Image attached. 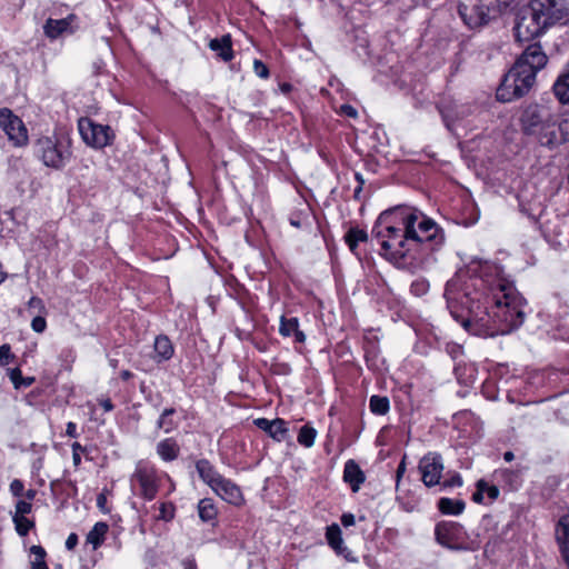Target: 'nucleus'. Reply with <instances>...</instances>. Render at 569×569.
Here are the masks:
<instances>
[{
	"label": "nucleus",
	"instance_id": "obj_1",
	"mask_svg": "<svg viewBox=\"0 0 569 569\" xmlns=\"http://www.w3.org/2000/svg\"><path fill=\"white\" fill-rule=\"evenodd\" d=\"M371 233L380 240L381 256L403 268L422 267L445 242L443 230L431 218L407 206L382 211Z\"/></svg>",
	"mask_w": 569,
	"mask_h": 569
},
{
	"label": "nucleus",
	"instance_id": "obj_2",
	"mask_svg": "<svg viewBox=\"0 0 569 569\" xmlns=\"http://www.w3.org/2000/svg\"><path fill=\"white\" fill-rule=\"evenodd\" d=\"M445 298L455 320H483L478 311L483 307L486 315L498 320L523 319V298L512 282L496 279L491 282L477 274V269H459L448 280Z\"/></svg>",
	"mask_w": 569,
	"mask_h": 569
},
{
	"label": "nucleus",
	"instance_id": "obj_3",
	"mask_svg": "<svg viewBox=\"0 0 569 569\" xmlns=\"http://www.w3.org/2000/svg\"><path fill=\"white\" fill-rule=\"evenodd\" d=\"M547 62L548 57L540 42L528 44L505 74L496 92L497 100L511 102L526 96L536 83L537 73Z\"/></svg>",
	"mask_w": 569,
	"mask_h": 569
},
{
	"label": "nucleus",
	"instance_id": "obj_4",
	"mask_svg": "<svg viewBox=\"0 0 569 569\" xmlns=\"http://www.w3.org/2000/svg\"><path fill=\"white\" fill-rule=\"evenodd\" d=\"M507 0H460L458 13L470 30H480L497 19Z\"/></svg>",
	"mask_w": 569,
	"mask_h": 569
},
{
	"label": "nucleus",
	"instance_id": "obj_5",
	"mask_svg": "<svg viewBox=\"0 0 569 569\" xmlns=\"http://www.w3.org/2000/svg\"><path fill=\"white\" fill-rule=\"evenodd\" d=\"M551 27L547 19L538 12V9L529 2V6L521 9L517 14L513 27L515 39L519 43L529 42L542 36Z\"/></svg>",
	"mask_w": 569,
	"mask_h": 569
},
{
	"label": "nucleus",
	"instance_id": "obj_6",
	"mask_svg": "<svg viewBox=\"0 0 569 569\" xmlns=\"http://www.w3.org/2000/svg\"><path fill=\"white\" fill-rule=\"evenodd\" d=\"M34 153L44 166L62 169L71 158L70 142L52 137H41L34 143Z\"/></svg>",
	"mask_w": 569,
	"mask_h": 569
},
{
	"label": "nucleus",
	"instance_id": "obj_7",
	"mask_svg": "<svg viewBox=\"0 0 569 569\" xmlns=\"http://www.w3.org/2000/svg\"><path fill=\"white\" fill-rule=\"evenodd\" d=\"M79 133L83 142L94 149L110 146L114 140V132L108 124H100L88 117L78 121Z\"/></svg>",
	"mask_w": 569,
	"mask_h": 569
},
{
	"label": "nucleus",
	"instance_id": "obj_8",
	"mask_svg": "<svg viewBox=\"0 0 569 569\" xmlns=\"http://www.w3.org/2000/svg\"><path fill=\"white\" fill-rule=\"evenodd\" d=\"M467 538L465 527L456 521H439L435 526V540L437 543L453 551L467 549L461 541Z\"/></svg>",
	"mask_w": 569,
	"mask_h": 569
},
{
	"label": "nucleus",
	"instance_id": "obj_9",
	"mask_svg": "<svg viewBox=\"0 0 569 569\" xmlns=\"http://www.w3.org/2000/svg\"><path fill=\"white\" fill-rule=\"evenodd\" d=\"M549 121L545 108L537 103L526 104L519 116V123L523 134L538 137Z\"/></svg>",
	"mask_w": 569,
	"mask_h": 569
},
{
	"label": "nucleus",
	"instance_id": "obj_10",
	"mask_svg": "<svg viewBox=\"0 0 569 569\" xmlns=\"http://www.w3.org/2000/svg\"><path fill=\"white\" fill-rule=\"evenodd\" d=\"M523 322H460L471 336L488 339L517 331Z\"/></svg>",
	"mask_w": 569,
	"mask_h": 569
},
{
	"label": "nucleus",
	"instance_id": "obj_11",
	"mask_svg": "<svg viewBox=\"0 0 569 569\" xmlns=\"http://www.w3.org/2000/svg\"><path fill=\"white\" fill-rule=\"evenodd\" d=\"M132 478L139 483L140 496L148 501L153 500L159 491V477L154 466L139 462Z\"/></svg>",
	"mask_w": 569,
	"mask_h": 569
},
{
	"label": "nucleus",
	"instance_id": "obj_12",
	"mask_svg": "<svg viewBox=\"0 0 569 569\" xmlns=\"http://www.w3.org/2000/svg\"><path fill=\"white\" fill-rule=\"evenodd\" d=\"M0 128L14 147H23L28 142V130L23 121L8 108L0 109Z\"/></svg>",
	"mask_w": 569,
	"mask_h": 569
},
{
	"label": "nucleus",
	"instance_id": "obj_13",
	"mask_svg": "<svg viewBox=\"0 0 569 569\" xmlns=\"http://www.w3.org/2000/svg\"><path fill=\"white\" fill-rule=\"evenodd\" d=\"M443 469L442 456L435 451L427 452L418 463L421 481L427 488H432L440 483Z\"/></svg>",
	"mask_w": 569,
	"mask_h": 569
},
{
	"label": "nucleus",
	"instance_id": "obj_14",
	"mask_svg": "<svg viewBox=\"0 0 569 569\" xmlns=\"http://www.w3.org/2000/svg\"><path fill=\"white\" fill-rule=\"evenodd\" d=\"M531 3L547 19L550 26H553L569 14V0H531Z\"/></svg>",
	"mask_w": 569,
	"mask_h": 569
},
{
	"label": "nucleus",
	"instance_id": "obj_15",
	"mask_svg": "<svg viewBox=\"0 0 569 569\" xmlns=\"http://www.w3.org/2000/svg\"><path fill=\"white\" fill-rule=\"evenodd\" d=\"M541 146L555 148L568 140V122L563 120L560 123L548 121L543 130L537 137Z\"/></svg>",
	"mask_w": 569,
	"mask_h": 569
},
{
	"label": "nucleus",
	"instance_id": "obj_16",
	"mask_svg": "<svg viewBox=\"0 0 569 569\" xmlns=\"http://www.w3.org/2000/svg\"><path fill=\"white\" fill-rule=\"evenodd\" d=\"M325 537L328 546L335 551L337 556L343 557L349 562L357 561V557H355L351 550L345 546L342 531L338 523L333 522L327 526Z\"/></svg>",
	"mask_w": 569,
	"mask_h": 569
},
{
	"label": "nucleus",
	"instance_id": "obj_17",
	"mask_svg": "<svg viewBox=\"0 0 569 569\" xmlns=\"http://www.w3.org/2000/svg\"><path fill=\"white\" fill-rule=\"evenodd\" d=\"M77 20L78 18L73 13L63 19L49 18L43 24V32L51 40L58 39L63 33L72 34L78 29L77 26H73V22Z\"/></svg>",
	"mask_w": 569,
	"mask_h": 569
},
{
	"label": "nucleus",
	"instance_id": "obj_18",
	"mask_svg": "<svg viewBox=\"0 0 569 569\" xmlns=\"http://www.w3.org/2000/svg\"><path fill=\"white\" fill-rule=\"evenodd\" d=\"M253 425L278 442L286 440L289 432L287 421L282 418H276L272 420L267 418H257L253 420Z\"/></svg>",
	"mask_w": 569,
	"mask_h": 569
},
{
	"label": "nucleus",
	"instance_id": "obj_19",
	"mask_svg": "<svg viewBox=\"0 0 569 569\" xmlns=\"http://www.w3.org/2000/svg\"><path fill=\"white\" fill-rule=\"evenodd\" d=\"M212 489L221 499L233 506H240L243 503V495L240 487L230 479L224 477L221 478Z\"/></svg>",
	"mask_w": 569,
	"mask_h": 569
},
{
	"label": "nucleus",
	"instance_id": "obj_20",
	"mask_svg": "<svg viewBox=\"0 0 569 569\" xmlns=\"http://www.w3.org/2000/svg\"><path fill=\"white\" fill-rule=\"evenodd\" d=\"M367 477L359 463L349 459L345 462L342 480L347 483L353 493H357L365 483Z\"/></svg>",
	"mask_w": 569,
	"mask_h": 569
},
{
	"label": "nucleus",
	"instance_id": "obj_21",
	"mask_svg": "<svg viewBox=\"0 0 569 569\" xmlns=\"http://www.w3.org/2000/svg\"><path fill=\"white\" fill-rule=\"evenodd\" d=\"M556 541L562 561L569 568V512L563 513L556 525Z\"/></svg>",
	"mask_w": 569,
	"mask_h": 569
},
{
	"label": "nucleus",
	"instance_id": "obj_22",
	"mask_svg": "<svg viewBox=\"0 0 569 569\" xmlns=\"http://www.w3.org/2000/svg\"><path fill=\"white\" fill-rule=\"evenodd\" d=\"M416 333V337L430 348H438L440 336L431 322H408Z\"/></svg>",
	"mask_w": 569,
	"mask_h": 569
},
{
	"label": "nucleus",
	"instance_id": "obj_23",
	"mask_svg": "<svg viewBox=\"0 0 569 569\" xmlns=\"http://www.w3.org/2000/svg\"><path fill=\"white\" fill-rule=\"evenodd\" d=\"M194 467L201 481L211 489H216L213 486L220 481L223 476L218 472L211 461L206 458H201L196 461Z\"/></svg>",
	"mask_w": 569,
	"mask_h": 569
},
{
	"label": "nucleus",
	"instance_id": "obj_24",
	"mask_svg": "<svg viewBox=\"0 0 569 569\" xmlns=\"http://www.w3.org/2000/svg\"><path fill=\"white\" fill-rule=\"evenodd\" d=\"M477 367L475 363L457 361L453 367V373L458 383L462 386H470L476 380Z\"/></svg>",
	"mask_w": 569,
	"mask_h": 569
},
{
	"label": "nucleus",
	"instance_id": "obj_25",
	"mask_svg": "<svg viewBox=\"0 0 569 569\" xmlns=\"http://www.w3.org/2000/svg\"><path fill=\"white\" fill-rule=\"evenodd\" d=\"M153 350V359L157 363L170 360L174 353V348L171 340L164 335H159L156 337Z\"/></svg>",
	"mask_w": 569,
	"mask_h": 569
},
{
	"label": "nucleus",
	"instance_id": "obj_26",
	"mask_svg": "<svg viewBox=\"0 0 569 569\" xmlns=\"http://www.w3.org/2000/svg\"><path fill=\"white\" fill-rule=\"evenodd\" d=\"M209 48L217 52V56L224 62L233 59L232 41L230 34H224L221 38L211 39Z\"/></svg>",
	"mask_w": 569,
	"mask_h": 569
},
{
	"label": "nucleus",
	"instance_id": "obj_27",
	"mask_svg": "<svg viewBox=\"0 0 569 569\" xmlns=\"http://www.w3.org/2000/svg\"><path fill=\"white\" fill-rule=\"evenodd\" d=\"M437 508L441 515L459 516L465 511L466 502L462 499L441 497L437 501Z\"/></svg>",
	"mask_w": 569,
	"mask_h": 569
},
{
	"label": "nucleus",
	"instance_id": "obj_28",
	"mask_svg": "<svg viewBox=\"0 0 569 569\" xmlns=\"http://www.w3.org/2000/svg\"><path fill=\"white\" fill-rule=\"evenodd\" d=\"M157 453L163 461L176 460L180 453V447L174 438H166L158 442Z\"/></svg>",
	"mask_w": 569,
	"mask_h": 569
},
{
	"label": "nucleus",
	"instance_id": "obj_29",
	"mask_svg": "<svg viewBox=\"0 0 569 569\" xmlns=\"http://www.w3.org/2000/svg\"><path fill=\"white\" fill-rule=\"evenodd\" d=\"M198 516L202 522L217 525L218 509L213 499L203 498L198 502Z\"/></svg>",
	"mask_w": 569,
	"mask_h": 569
},
{
	"label": "nucleus",
	"instance_id": "obj_30",
	"mask_svg": "<svg viewBox=\"0 0 569 569\" xmlns=\"http://www.w3.org/2000/svg\"><path fill=\"white\" fill-rule=\"evenodd\" d=\"M108 531L109 525L107 522H96L91 530L88 532L86 542L91 545L93 550H97L104 543Z\"/></svg>",
	"mask_w": 569,
	"mask_h": 569
},
{
	"label": "nucleus",
	"instance_id": "obj_31",
	"mask_svg": "<svg viewBox=\"0 0 569 569\" xmlns=\"http://www.w3.org/2000/svg\"><path fill=\"white\" fill-rule=\"evenodd\" d=\"M552 92L561 104L569 103V69H565L552 86Z\"/></svg>",
	"mask_w": 569,
	"mask_h": 569
},
{
	"label": "nucleus",
	"instance_id": "obj_32",
	"mask_svg": "<svg viewBox=\"0 0 569 569\" xmlns=\"http://www.w3.org/2000/svg\"><path fill=\"white\" fill-rule=\"evenodd\" d=\"M176 413L177 410L173 407L166 408L157 420V428L162 429L166 433L176 430L179 427V420L173 418Z\"/></svg>",
	"mask_w": 569,
	"mask_h": 569
},
{
	"label": "nucleus",
	"instance_id": "obj_33",
	"mask_svg": "<svg viewBox=\"0 0 569 569\" xmlns=\"http://www.w3.org/2000/svg\"><path fill=\"white\" fill-rule=\"evenodd\" d=\"M345 241L348 244L350 251L356 253L359 242H366L368 240V233L366 230L358 227H351L345 234Z\"/></svg>",
	"mask_w": 569,
	"mask_h": 569
},
{
	"label": "nucleus",
	"instance_id": "obj_34",
	"mask_svg": "<svg viewBox=\"0 0 569 569\" xmlns=\"http://www.w3.org/2000/svg\"><path fill=\"white\" fill-rule=\"evenodd\" d=\"M369 410L376 416H385L390 410V400L387 396L373 395L369 399Z\"/></svg>",
	"mask_w": 569,
	"mask_h": 569
},
{
	"label": "nucleus",
	"instance_id": "obj_35",
	"mask_svg": "<svg viewBox=\"0 0 569 569\" xmlns=\"http://www.w3.org/2000/svg\"><path fill=\"white\" fill-rule=\"evenodd\" d=\"M8 377L14 389L28 388L36 381L34 377H24L19 367L8 369Z\"/></svg>",
	"mask_w": 569,
	"mask_h": 569
},
{
	"label": "nucleus",
	"instance_id": "obj_36",
	"mask_svg": "<svg viewBox=\"0 0 569 569\" xmlns=\"http://www.w3.org/2000/svg\"><path fill=\"white\" fill-rule=\"evenodd\" d=\"M317 437V430L310 425H303L298 432V443L305 448H310L313 446Z\"/></svg>",
	"mask_w": 569,
	"mask_h": 569
},
{
	"label": "nucleus",
	"instance_id": "obj_37",
	"mask_svg": "<svg viewBox=\"0 0 569 569\" xmlns=\"http://www.w3.org/2000/svg\"><path fill=\"white\" fill-rule=\"evenodd\" d=\"M510 527L511 522L506 525L505 529L500 535L493 533L492 536L489 537L488 541L483 547V553L486 557H490L496 553L497 548H499V546L505 541V538L502 536Z\"/></svg>",
	"mask_w": 569,
	"mask_h": 569
},
{
	"label": "nucleus",
	"instance_id": "obj_38",
	"mask_svg": "<svg viewBox=\"0 0 569 569\" xmlns=\"http://www.w3.org/2000/svg\"><path fill=\"white\" fill-rule=\"evenodd\" d=\"M14 529L20 537H27L29 532L34 528V520L27 518L26 516H12Z\"/></svg>",
	"mask_w": 569,
	"mask_h": 569
},
{
	"label": "nucleus",
	"instance_id": "obj_39",
	"mask_svg": "<svg viewBox=\"0 0 569 569\" xmlns=\"http://www.w3.org/2000/svg\"><path fill=\"white\" fill-rule=\"evenodd\" d=\"M30 553L34 556V559L31 561V569H49L46 562L47 551L42 546H32Z\"/></svg>",
	"mask_w": 569,
	"mask_h": 569
},
{
	"label": "nucleus",
	"instance_id": "obj_40",
	"mask_svg": "<svg viewBox=\"0 0 569 569\" xmlns=\"http://www.w3.org/2000/svg\"><path fill=\"white\" fill-rule=\"evenodd\" d=\"M28 311L31 320H46L44 319V305L42 299L38 297L30 298L28 302Z\"/></svg>",
	"mask_w": 569,
	"mask_h": 569
},
{
	"label": "nucleus",
	"instance_id": "obj_41",
	"mask_svg": "<svg viewBox=\"0 0 569 569\" xmlns=\"http://www.w3.org/2000/svg\"><path fill=\"white\" fill-rule=\"evenodd\" d=\"M481 392L488 400H497L498 387L496 380L490 377L486 379L481 386Z\"/></svg>",
	"mask_w": 569,
	"mask_h": 569
},
{
	"label": "nucleus",
	"instance_id": "obj_42",
	"mask_svg": "<svg viewBox=\"0 0 569 569\" xmlns=\"http://www.w3.org/2000/svg\"><path fill=\"white\" fill-rule=\"evenodd\" d=\"M363 351H365V360H366L367 367L369 369L375 368L376 360L380 352L379 346H375V343L371 346H363Z\"/></svg>",
	"mask_w": 569,
	"mask_h": 569
},
{
	"label": "nucleus",
	"instance_id": "obj_43",
	"mask_svg": "<svg viewBox=\"0 0 569 569\" xmlns=\"http://www.w3.org/2000/svg\"><path fill=\"white\" fill-rule=\"evenodd\" d=\"M480 486L483 488L485 495H487L488 502L491 503L499 498L500 489L493 483H489L486 479L481 478Z\"/></svg>",
	"mask_w": 569,
	"mask_h": 569
},
{
	"label": "nucleus",
	"instance_id": "obj_44",
	"mask_svg": "<svg viewBox=\"0 0 569 569\" xmlns=\"http://www.w3.org/2000/svg\"><path fill=\"white\" fill-rule=\"evenodd\" d=\"M176 516V506L173 502H162L159 507V519L166 522L171 521Z\"/></svg>",
	"mask_w": 569,
	"mask_h": 569
},
{
	"label": "nucleus",
	"instance_id": "obj_45",
	"mask_svg": "<svg viewBox=\"0 0 569 569\" xmlns=\"http://www.w3.org/2000/svg\"><path fill=\"white\" fill-rule=\"evenodd\" d=\"M396 500L399 503L400 508L406 512H413L418 510L419 500L413 497L405 498L400 495H397Z\"/></svg>",
	"mask_w": 569,
	"mask_h": 569
},
{
	"label": "nucleus",
	"instance_id": "obj_46",
	"mask_svg": "<svg viewBox=\"0 0 569 569\" xmlns=\"http://www.w3.org/2000/svg\"><path fill=\"white\" fill-rule=\"evenodd\" d=\"M498 523L499 521L496 519V517L493 515L488 513L482 516L479 528L485 532H496L498 529Z\"/></svg>",
	"mask_w": 569,
	"mask_h": 569
},
{
	"label": "nucleus",
	"instance_id": "obj_47",
	"mask_svg": "<svg viewBox=\"0 0 569 569\" xmlns=\"http://www.w3.org/2000/svg\"><path fill=\"white\" fill-rule=\"evenodd\" d=\"M463 485L462 477L459 472L455 471L448 479H445L442 482L440 481L439 486L441 489L461 487Z\"/></svg>",
	"mask_w": 569,
	"mask_h": 569
},
{
	"label": "nucleus",
	"instance_id": "obj_48",
	"mask_svg": "<svg viewBox=\"0 0 569 569\" xmlns=\"http://www.w3.org/2000/svg\"><path fill=\"white\" fill-rule=\"evenodd\" d=\"M16 359V356L11 352V347L8 343L0 346V365L7 366Z\"/></svg>",
	"mask_w": 569,
	"mask_h": 569
},
{
	"label": "nucleus",
	"instance_id": "obj_49",
	"mask_svg": "<svg viewBox=\"0 0 569 569\" xmlns=\"http://www.w3.org/2000/svg\"><path fill=\"white\" fill-rule=\"evenodd\" d=\"M446 351L456 362L463 355L462 346L452 341L446 343Z\"/></svg>",
	"mask_w": 569,
	"mask_h": 569
},
{
	"label": "nucleus",
	"instance_id": "obj_50",
	"mask_svg": "<svg viewBox=\"0 0 569 569\" xmlns=\"http://www.w3.org/2000/svg\"><path fill=\"white\" fill-rule=\"evenodd\" d=\"M489 372L490 378L493 380L502 379L509 372V367L506 363H497L492 367V369L489 370Z\"/></svg>",
	"mask_w": 569,
	"mask_h": 569
},
{
	"label": "nucleus",
	"instance_id": "obj_51",
	"mask_svg": "<svg viewBox=\"0 0 569 569\" xmlns=\"http://www.w3.org/2000/svg\"><path fill=\"white\" fill-rule=\"evenodd\" d=\"M253 70L254 73L261 79H267L270 76L268 66L259 59L253 61Z\"/></svg>",
	"mask_w": 569,
	"mask_h": 569
},
{
	"label": "nucleus",
	"instance_id": "obj_52",
	"mask_svg": "<svg viewBox=\"0 0 569 569\" xmlns=\"http://www.w3.org/2000/svg\"><path fill=\"white\" fill-rule=\"evenodd\" d=\"M407 470V455L405 453L396 469V490L399 491L400 481Z\"/></svg>",
	"mask_w": 569,
	"mask_h": 569
},
{
	"label": "nucleus",
	"instance_id": "obj_53",
	"mask_svg": "<svg viewBox=\"0 0 569 569\" xmlns=\"http://www.w3.org/2000/svg\"><path fill=\"white\" fill-rule=\"evenodd\" d=\"M32 510V503L26 500H18L16 503V512L13 516H26Z\"/></svg>",
	"mask_w": 569,
	"mask_h": 569
},
{
	"label": "nucleus",
	"instance_id": "obj_54",
	"mask_svg": "<svg viewBox=\"0 0 569 569\" xmlns=\"http://www.w3.org/2000/svg\"><path fill=\"white\" fill-rule=\"evenodd\" d=\"M279 332L283 337L293 336L295 330L297 329L299 322H279Z\"/></svg>",
	"mask_w": 569,
	"mask_h": 569
},
{
	"label": "nucleus",
	"instance_id": "obj_55",
	"mask_svg": "<svg viewBox=\"0 0 569 569\" xmlns=\"http://www.w3.org/2000/svg\"><path fill=\"white\" fill-rule=\"evenodd\" d=\"M373 332H375L373 328L367 329L365 331V335H363V346H371L373 343H375V346H379V338Z\"/></svg>",
	"mask_w": 569,
	"mask_h": 569
},
{
	"label": "nucleus",
	"instance_id": "obj_56",
	"mask_svg": "<svg viewBox=\"0 0 569 569\" xmlns=\"http://www.w3.org/2000/svg\"><path fill=\"white\" fill-rule=\"evenodd\" d=\"M250 325L249 329H236V333L239 339L241 340H250L252 337V332L256 329L257 322H248Z\"/></svg>",
	"mask_w": 569,
	"mask_h": 569
},
{
	"label": "nucleus",
	"instance_id": "obj_57",
	"mask_svg": "<svg viewBox=\"0 0 569 569\" xmlns=\"http://www.w3.org/2000/svg\"><path fill=\"white\" fill-rule=\"evenodd\" d=\"M471 500L475 503H486L483 488L480 486V480L476 482V490L472 492Z\"/></svg>",
	"mask_w": 569,
	"mask_h": 569
},
{
	"label": "nucleus",
	"instance_id": "obj_58",
	"mask_svg": "<svg viewBox=\"0 0 569 569\" xmlns=\"http://www.w3.org/2000/svg\"><path fill=\"white\" fill-rule=\"evenodd\" d=\"M10 491L14 497H21L24 492V485L20 479H14L10 483Z\"/></svg>",
	"mask_w": 569,
	"mask_h": 569
},
{
	"label": "nucleus",
	"instance_id": "obj_59",
	"mask_svg": "<svg viewBox=\"0 0 569 569\" xmlns=\"http://www.w3.org/2000/svg\"><path fill=\"white\" fill-rule=\"evenodd\" d=\"M91 72L98 77L106 73V63L102 59H96L91 64Z\"/></svg>",
	"mask_w": 569,
	"mask_h": 569
},
{
	"label": "nucleus",
	"instance_id": "obj_60",
	"mask_svg": "<svg viewBox=\"0 0 569 569\" xmlns=\"http://www.w3.org/2000/svg\"><path fill=\"white\" fill-rule=\"evenodd\" d=\"M147 402L151 403L154 408H159L161 405L163 397L160 392L152 393L151 390H149L148 395L146 396Z\"/></svg>",
	"mask_w": 569,
	"mask_h": 569
},
{
	"label": "nucleus",
	"instance_id": "obj_61",
	"mask_svg": "<svg viewBox=\"0 0 569 569\" xmlns=\"http://www.w3.org/2000/svg\"><path fill=\"white\" fill-rule=\"evenodd\" d=\"M340 113L352 119L358 117L357 109L348 103H345L340 107Z\"/></svg>",
	"mask_w": 569,
	"mask_h": 569
},
{
	"label": "nucleus",
	"instance_id": "obj_62",
	"mask_svg": "<svg viewBox=\"0 0 569 569\" xmlns=\"http://www.w3.org/2000/svg\"><path fill=\"white\" fill-rule=\"evenodd\" d=\"M341 525L345 528H349L351 526H355L356 523V517L351 512H343L340 517Z\"/></svg>",
	"mask_w": 569,
	"mask_h": 569
},
{
	"label": "nucleus",
	"instance_id": "obj_63",
	"mask_svg": "<svg viewBox=\"0 0 569 569\" xmlns=\"http://www.w3.org/2000/svg\"><path fill=\"white\" fill-rule=\"evenodd\" d=\"M97 507L103 512L109 513L110 509L107 507V496L104 492H100L97 496Z\"/></svg>",
	"mask_w": 569,
	"mask_h": 569
},
{
	"label": "nucleus",
	"instance_id": "obj_64",
	"mask_svg": "<svg viewBox=\"0 0 569 569\" xmlns=\"http://www.w3.org/2000/svg\"><path fill=\"white\" fill-rule=\"evenodd\" d=\"M182 569H198L197 560L193 555H190L181 560Z\"/></svg>",
	"mask_w": 569,
	"mask_h": 569
}]
</instances>
